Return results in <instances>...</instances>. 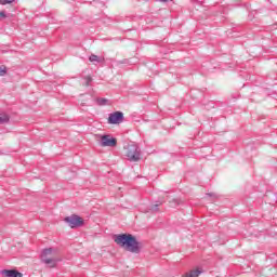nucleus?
Wrapping results in <instances>:
<instances>
[{"mask_svg": "<svg viewBox=\"0 0 277 277\" xmlns=\"http://www.w3.org/2000/svg\"><path fill=\"white\" fill-rule=\"evenodd\" d=\"M115 243L120 248L131 252L132 254H140L142 252V243L132 234H118L114 237Z\"/></svg>", "mask_w": 277, "mask_h": 277, "instance_id": "obj_1", "label": "nucleus"}, {"mask_svg": "<svg viewBox=\"0 0 277 277\" xmlns=\"http://www.w3.org/2000/svg\"><path fill=\"white\" fill-rule=\"evenodd\" d=\"M41 261L42 263H44L45 265H50V267H55V265H57V260L55 258V249L53 248H48V249H43L41 252Z\"/></svg>", "mask_w": 277, "mask_h": 277, "instance_id": "obj_2", "label": "nucleus"}, {"mask_svg": "<svg viewBox=\"0 0 277 277\" xmlns=\"http://www.w3.org/2000/svg\"><path fill=\"white\" fill-rule=\"evenodd\" d=\"M126 157H128L129 161H140L142 157V150L137 144H129L126 147Z\"/></svg>", "mask_w": 277, "mask_h": 277, "instance_id": "obj_3", "label": "nucleus"}, {"mask_svg": "<svg viewBox=\"0 0 277 277\" xmlns=\"http://www.w3.org/2000/svg\"><path fill=\"white\" fill-rule=\"evenodd\" d=\"M64 222L66 224H68V226L70 228H81V226H83V224H85V221L83 220V217H81L77 214H71L69 216H66L64 219Z\"/></svg>", "mask_w": 277, "mask_h": 277, "instance_id": "obj_4", "label": "nucleus"}, {"mask_svg": "<svg viewBox=\"0 0 277 277\" xmlns=\"http://www.w3.org/2000/svg\"><path fill=\"white\" fill-rule=\"evenodd\" d=\"M124 120V114L122 111H115L108 116V124H120Z\"/></svg>", "mask_w": 277, "mask_h": 277, "instance_id": "obj_5", "label": "nucleus"}, {"mask_svg": "<svg viewBox=\"0 0 277 277\" xmlns=\"http://www.w3.org/2000/svg\"><path fill=\"white\" fill-rule=\"evenodd\" d=\"M100 144L103 147L108 146L109 148H114L118 144V141L115 137H111L110 135H102Z\"/></svg>", "mask_w": 277, "mask_h": 277, "instance_id": "obj_6", "label": "nucleus"}, {"mask_svg": "<svg viewBox=\"0 0 277 277\" xmlns=\"http://www.w3.org/2000/svg\"><path fill=\"white\" fill-rule=\"evenodd\" d=\"M0 274L3 277H23V273L16 269H2Z\"/></svg>", "mask_w": 277, "mask_h": 277, "instance_id": "obj_7", "label": "nucleus"}, {"mask_svg": "<svg viewBox=\"0 0 277 277\" xmlns=\"http://www.w3.org/2000/svg\"><path fill=\"white\" fill-rule=\"evenodd\" d=\"M89 61L92 62V63L96 62V64H101V63L105 62V58H103V57H101L96 54H91L89 56Z\"/></svg>", "mask_w": 277, "mask_h": 277, "instance_id": "obj_8", "label": "nucleus"}, {"mask_svg": "<svg viewBox=\"0 0 277 277\" xmlns=\"http://www.w3.org/2000/svg\"><path fill=\"white\" fill-rule=\"evenodd\" d=\"M10 122V116L8 114L0 115V124H8Z\"/></svg>", "mask_w": 277, "mask_h": 277, "instance_id": "obj_9", "label": "nucleus"}, {"mask_svg": "<svg viewBox=\"0 0 277 277\" xmlns=\"http://www.w3.org/2000/svg\"><path fill=\"white\" fill-rule=\"evenodd\" d=\"M96 103H97V105H100V106L107 105V98H105V97H100V98L96 100Z\"/></svg>", "mask_w": 277, "mask_h": 277, "instance_id": "obj_10", "label": "nucleus"}, {"mask_svg": "<svg viewBox=\"0 0 277 277\" xmlns=\"http://www.w3.org/2000/svg\"><path fill=\"white\" fill-rule=\"evenodd\" d=\"M16 0H0V5H8V3H14Z\"/></svg>", "mask_w": 277, "mask_h": 277, "instance_id": "obj_11", "label": "nucleus"}, {"mask_svg": "<svg viewBox=\"0 0 277 277\" xmlns=\"http://www.w3.org/2000/svg\"><path fill=\"white\" fill-rule=\"evenodd\" d=\"M8 70L5 68H0V77H5Z\"/></svg>", "mask_w": 277, "mask_h": 277, "instance_id": "obj_12", "label": "nucleus"}, {"mask_svg": "<svg viewBox=\"0 0 277 277\" xmlns=\"http://www.w3.org/2000/svg\"><path fill=\"white\" fill-rule=\"evenodd\" d=\"M159 205H161V203H156V205L151 206L150 211H159Z\"/></svg>", "mask_w": 277, "mask_h": 277, "instance_id": "obj_13", "label": "nucleus"}, {"mask_svg": "<svg viewBox=\"0 0 277 277\" xmlns=\"http://www.w3.org/2000/svg\"><path fill=\"white\" fill-rule=\"evenodd\" d=\"M1 18H8V15L4 13V11H0V21Z\"/></svg>", "mask_w": 277, "mask_h": 277, "instance_id": "obj_14", "label": "nucleus"}, {"mask_svg": "<svg viewBox=\"0 0 277 277\" xmlns=\"http://www.w3.org/2000/svg\"><path fill=\"white\" fill-rule=\"evenodd\" d=\"M85 81H87V85H90V83H92V77L88 76L85 78Z\"/></svg>", "mask_w": 277, "mask_h": 277, "instance_id": "obj_15", "label": "nucleus"}, {"mask_svg": "<svg viewBox=\"0 0 277 277\" xmlns=\"http://www.w3.org/2000/svg\"><path fill=\"white\" fill-rule=\"evenodd\" d=\"M119 64H124V62H119Z\"/></svg>", "mask_w": 277, "mask_h": 277, "instance_id": "obj_16", "label": "nucleus"}, {"mask_svg": "<svg viewBox=\"0 0 277 277\" xmlns=\"http://www.w3.org/2000/svg\"><path fill=\"white\" fill-rule=\"evenodd\" d=\"M208 196H213V194H208Z\"/></svg>", "mask_w": 277, "mask_h": 277, "instance_id": "obj_17", "label": "nucleus"}]
</instances>
